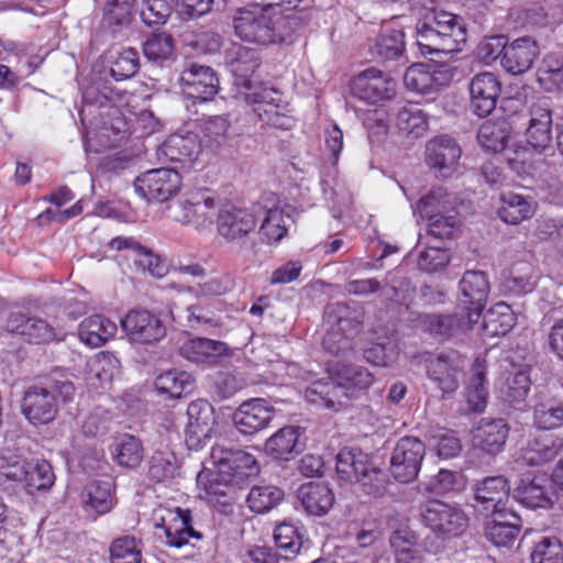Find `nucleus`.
Returning <instances> with one entry per match:
<instances>
[{"instance_id": "28", "label": "nucleus", "mask_w": 563, "mask_h": 563, "mask_svg": "<svg viewBox=\"0 0 563 563\" xmlns=\"http://www.w3.org/2000/svg\"><path fill=\"white\" fill-rule=\"evenodd\" d=\"M473 490L475 500L485 511H492L509 503L510 484L503 475L489 476L477 482Z\"/></svg>"}, {"instance_id": "39", "label": "nucleus", "mask_w": 563, "mask_h": 563, "mask_svg": "<svg viewBox=\"0 0 563 563\" xmlns=\"http://www.w3.org/2000/svg\"><path fill=\"white\" fill-rule=\"evenodd\" d=\"M305 0H261L255 5H258L262 10H271L279 21L288 24L296 31L300 30L307 24L310 16L309 13L300 8V4Z\"/></svg>"}, {"instance_id": "58", "label": "nucleus", "mask_w": 563, "mask_h": 563, "mask_svg": "<svg viewBox=\"0 0 563 563\" xmlns=\"http://www.w3.org/2000/svg\"><path fill=\"white\" fill-rule=\"evenodd\" d=\"M274 540L279 555L286 560L295 558L302 547L301 534L298 528L287 521L279 523L275 528Z\"/></svg>"}, {"instance_id": "3", "label": "nucleus", "mask_w": 563, "mask_h": 563, "mask_svg": "<svg viewBox=\"0 0 563 563\" xmlns=\"http://www.w3.org/2000/svg\"><path fill=\"white\" fill-rule=\"evenodd\" d=\"M211 459L217 471L210 474L201 472L197 477L198 484L203 485L208 494L227 495L224 487L240 486L258 473L255 457L242 450L213 446Z\"/></svg>"}, {"instance_id": "16", "label": "nucleus", "mask_w": 563, "mask_h": 563, "mask_svg": "<svg viewBox=\"0 0 563 563\" xmlns=\"http://www.w3.org/2000/svg\"><path fill=\"white\" fill-rule=\"evenodd\" d=\"M255 227L256 219L247 209L231 206L218 213V232L228 243L242 244Z\"/></svg>"}, {"instance_id": "6", "label": "nucleus", "mask_w": 563, "mask_h": 563, "mask_svg": "<svg viewBox=\"0 0 563 563\" xmlns=\"http://www.w3.org/2000/svg\"><path fill=\"white\" fill-rule=\"evenodd\" d=\"M419 521L442 540L460 537L468 526V518L460 506L439 499L419 505Z\"/></svg>"}, {"instance_id": "53", "label": "nucleus", "mask_w": 563, "mask_h": 563, "mask_svg": "<svg viewBox=\"0 0 563 563\" xmlns=\"http://www.w3.org/2000/svg\"><path fill=\"white\" fill-rule=\"evenodd\" d=\"M531 389V378L527 369H519L508 376L503 389L504 400L511 407L521 409Z\"/></svg>"}, {"instance_id": "31", "label": "nucleus", "mask_w": 563, "mask_h": 563, "mask_svg": "<svg viewBox=\"0 0 563 563\" xmlns=\"http://www.w3.org/2000/svg\"><path fill=\"white\" fill-rule=\"evenodd\" d=\"M161 153L173 163L191 165L200 152L196 134H172L159 147Z\"/></svg>"}, {"instance_id": "60", "label": "nucleus", "mask_w": 563, "mask_h": 563, "mask_svg": "<svg viewBox=\"0 0 563 563\" xmlns=\"http://www.w3.org/2000/svg\"><path fill=\"white\" fill-rule=\"evenodd\" d=\"M533 424L540 430H552L563 426V401L549 399L533 408Z\"/></svg>"}, {"instance_id": "63", "label": "nucleus", "mask_w": 563, "mask_h": 563, "mask_svg": "<svg viewBox=\"0 0 563 563\" xmlns=\"http://www.w3.org/2000/svg\"><path fill=\"white\" fill-rule=\"evenodd\" d=\"M398 345L394 336H387L382 342H374L364 350L365 360L375 366H389L398 356Z\"/></svg>"}, {"instance_id": "5", "label": "nucleus", "mask_w": 563, "mask_h": 563, "mask_svg": "<svg viewBox=\"0 0 563 563\" xmlns=\"http://www.w3.org/2000/svg\"><path fill=\"white\" fill-rule=\"evenodd\" d=\"M338 477L350 484H358L364 494L382 496L386 490L387 475L372 457L360 449L343 448L336 455Z\"/></svg>"}, {"instance_id": "37", "label": "nucleus", "mask_w": 563, "mask_h": 563, "mask_svg": "<svg viewBox=\"0 0 563 563\" xmlns=\"http://www.w3.org/2000/svg\"><path fill=\"white\" fill-rule=\"evenodd\" d=\"M511 131V124L505 118L495 121L488 120L479 126L477 141L485 151L500 153L509 142Z\"/></svg>"}, {"instance_id": "54", "label": "nucleus", "mask_w": 563, "mask_h": 563, "mask_svg": "<svg viewBox=\"0 0 563 563\" xmlns=\"http://www.w3.org/2000/svg\"><path fill=\"white\" fill-rule=\"evenodd\" d=\"M202 142L209 147H220L228 137L231 122L227 115H210L198 120Z\"/></svg>"}, {"instance_id": "18", "label": "nucleus", "mask_w": 563, "mask_h": 563, "mask_svg": "<svg viewBox=\"0 0 563 563\" xmlns=\"http://www.w3.org/2000/svg\"><path fill=\"white\" fill-rule=\"evenodd\" d=\"M471 108L481 118L489 115L496 108L501 92V84L497 76L489 71L475 75L468 85Z\"/></svg>"}, {"instance_id": "34", "label": "nucleus", "mask_w": 563, "mask_h": 563, "mask_svg": "<svg viewBox=\"0 0 563 563\" xmlns=\"http://www.w3.org/2000/svg\"><path fill=\"white\" fill-rule=\"evenodd\" d=\"M474 320H468V316L461 314H426L422 319L423 328L427 332L440 340H446L459 331L470 329Z\"/></svg>"}, {"instance_id": "23", "label": "nucleus", "mask_w": 563, "mask_h": 563, "mask_svg": "<svg viewBox=\"0 0 563 563\" xmlns=\"http://www.w3.org/2000/svg\"><path fill=\"white\" fill-rule=\"evenodd\" d=\"M509 430L501 418H482L473 430V444L489 455H497L505 448Z\"/></svg>"}, {"instance_id": "59", "label": "nucleus", "mask_w": 563, "mask_h": 563, "mask_svg": "<svg viewBox=\"0 0 563 563\" xmlns=\"http://www.w3.org/2000/svg\"><path fill=\"white\" fill-rule=\"evenodd\" d=\"M284 499V492L277 486H254L246 498L250 509L257 514H265L277 507Z\"/></svg>"}, {"instance_id": "56", "label": "nucleus", "mask_w": 563, "mask_h": 563, "mask_svg": "<svg viewBox=\"0 0 563 563\" xmlns=\"http://www.w3.org/2000/svg\"><path fill=\"white\" fill-rule=\"evenodd\" d=\"M143 543L134 536L115 538L109 547L110 563H141Z\"/></svg>"}, {"instance_id": "12", "label": "nucleus", "mask_w": 563, "mask_h": 563, "mask_svg": "<svg viewBox=\"0 0 563 563\" xmlns=\"http://www.w3.org/2000/svg\"><path fill=\"white\" fill-rule=\"evenodd\" d=\"M129 340L140 344H153L166 336V325L158 316L146 309L130 310L121 320Z\"/></svg>"}, {"instance_id": "22", "label": "nucleus", "mask_w": 563, "mask_h": 563, "mask_svg": "<svg viewBox=\"0 0 563 563\" xmlns=\"http://www.w3.org/2000/svg\"><path fill=\"white\" fill-rule=\"evenodd\" d=\"M305 398L317 406L340 410L349 405L354 395L332 375L325 382L319 380L308 386L305 389Z\"/></svg>"}, {"instance_id": "44", "label": "nucleus", "mask_w": 563, "mask_h": 563, "mask_svg": "<svg viewBox=\"0 0 563 563\" xmlns=\"http://www.w3.org/2000/svg\"><path fill=\"white\" fill-rule=\"evenodd\" d=\"M404 84L407 89L422 95H430L440 89L439 74L432 73L426 64H413L407 68L404 75Z\"/></svg>"}, {"instance_id": "32", "label": "nucleus", "mask_w": 563, "mask_h": 563, "mask_svg": "<svg viewBox=\"0 0 563 563\" xmlns=\"http://www.w3.org/2000/svg\"><path fill=\"white\" fill-rule=\"evenodd\" d=\"M112 250L122 251L125 249L132 250L136 253L135 264L143 271L148 272L154 277H163L166 274V265L164 261L152 253L151 250L142 246L133 238L118 236L109 243Z\"/></svg>"}, {"instance_id": "29", "label": "nucleus", "mask_w": 563, "mask_h": 563, "mask_svg": "<svg viewBox=\"0 0 563 563\" xmlns=\"http://www.w3.org/2000/svg\"><path fill=\"white\" fill-rule=\"evenodd\" d=\"M297 498L305 511L311 516H324L334 504V494L323 483H306L297 490Z\"/></svg>"}, {"instance_id": "61", "label": "nucleus", "mask_w": 563, "mask_h": 563, "mask_svg": "<svg viewBox=\"0 0 563 563\" xmlns=\"http://www.w3.org/2000/svg\"><path fill=\"white\" fill-rule=\"evenodd\" d=\"M177 471V459L168 450H157L148 460V477L162 483L174 478Z\"/></svg>"}, {"instance_id": "62", "label": "nucleus", "mask_w": 563, "mask_h": 563, "mask_svg": "<svg viewBox=\"0 0 563 563\" xmlns=\"http://www.w3.org/2000/svg\"><path fill=\"white\" fill-rule=\"evenodd\" d=\"M112 483L110 481H93L86 486L85 503L97 514L103 515L110 511L113 506L111 495Z\"/></svg>"}, {"instance_id": "27", "label": "nucleus", "mask_w": 563, "mask_h": 563, "mask_svg": "<svg viewBox=\"0 0 563 563\" xmlns=\"http://www.w3.org/2000/svg\"><path fill=\"white\" fill-rule=\"evenodd\" d=\"M539 53V45L534 40L529 36L519 37L508 43L500 63L509 74L520 75L531 68Z\"/></svg>"}, {"instance_id": "11", "label": "nucleus", "mask_w": 563, "mask_h": 563, "mask_svg": "<svg viewBox=\"0 0 563 563\" xmlns=\"http://www.w3.org/2000/svg\"><path fill=\"white\" fill-rule=\"evenodd\" d=\"M350 90L360 100L375 104L394 98L396 81L382 70L371 67L351 80Z\"/></svg>"}, {"instance_id": "26", "label": "nucleus", "mask_w": 563, "mask_h": 563, "mask_svg": "<svg viewBox=\"0 0 563 563\" xmlns=\"http://www.w3.org/2000/svg\"><path fill=\"white\" fill-rule=\"evenodd\" d=\"M405 31L397 20H391L382 25L374 44L371 46V54L378 62L396 60L405 52Z\"/></svg>"}, {"instance_id": "4", "label": "nucleus", "mask_w": 563, "mask_h": 563, "mask_svg": "<svg viewBox=\"0 0 563 563\" xmlns=\"http://www.w3.org/2000/svg\"><path fill=\"white\" fill-rule=\"evenodd\" d=\"M70 380H47L30 386L21 401V412L33 426L48 424L55 420L59 404L70 402L75 395Z\"/></svg>"}, {"instance_id": "41", "label": "nucleus", "mask_w": 563, "mask_h": 563, "mask_svg": "<svg viewBox=\"0 0 563 563\" xmlns=\"http://www.w3.org/2000/svg\"><path fill=\"white\" fill-rule=\"evenodd\" d=\"M225 344L206 338H194L185 341L179 354L194 363H212L225 352Z\"/></svg>"}, {"instance_id": "64", "label": "nucleus", "mask_w": 563, "mask_h": 563, "mask_svg": "<svg viewBox=\"0 0 563 563\" xmlns=\"http://www.w3.org/2000/svg\"><path fill=\"white\" fill-rule=\"evenodd\" d=\"M532 563H563V547L558 538L544 537L531 552Z\"/></svg>"}, {"instance_id": "10", "label": "nucleus", "mask_w": 563, "mask_h": 563, "mask_svg": "<svg viewBox=\"0 0 563 563\" xmlns=\"http://www.w3.org/2000/svg\"><path fill=\"white\" fill-rule=\"evenodd\" d=\"M155 528L163 530L165 543L174 548H181L190 540L200 541L203 538V534L194 526L191 510L180 507L166 509L155 523Z\"/></svg>"}, {"instance_id": "47", "label": "nucleus", "mask_w": 563, "mask_h": 563, "mask_svg": "<svg viewBox=\"0 0 563 563\" xmlns=\"http://www.w3.org/2000/svg\"><path fill=\"white\" fill-rule=\"evenodd\" d=\"M194 386V377L184 371L170 369L158 375L155 379L156 389L170 398H180L183 395L191 393Z\"/></svg>"}, {"instance_id": "13", "label": "nucleus", "mask_w": 563, "mask_h": 563, "mask_svg": "<svg viewBox=\"0 0 563 563\" xmlns=\"http://www.w3.org/2000/svg\"><path fill=\"white\" fill-rule=\"evenodd\" d=\"M181 92L188 98L209 101L219 91V78L216 71L206 65L189 63L179 76Z\"/></svg>"}, {"instance_id": "52", "label": "nucleus", "mask_w": 563, "mask_h": 563, "mask_svg": "<svg viewBox=\"0 0 563 563\" xmlns=\"http://www.w3.org/2000/svg\"><path fill=\"white\" fill-rule=\"evenodd\" d=\"M25 477L21 482L27 494L34 495L36 492L46 490L54 484L55 475L51 464L45 460L30 461L25 468Z\"/></svg>"}, {"instance_id": "14", "label": "nucleus", "mask_w": 563, "mask_h": 563, "mask_svg": "<svg viewBox=\"0 0 563 563\" xmlns=\"http://www.w3.org/2000/svg\"><path fill=\"white\" fill-rule=\"evenodd\" d=\"M526 141L536 151L543 152L553 143V109L548 98L539 99L529 108Z\"/></svg>"}, {"instance_id": "38", "label": "nucleus", "mask_w": 563, "mask_h": 563, "mask_svg": "<svg viewBox=\"0 0 563 563\" xmlns=\"http://www.w3.org/2000/svg\"><path fill=\"white\" fill-rule=\"evenodd\" d=\"M500 207L498 216L505 223L519 224L534 214L533 201L514 191L500 194Z\"/></svg>"}, {"instance_id": "51", "label": "nucleus", "mask_w": 563, "mask_h": 563, "mask_svg": "<svg viewBox=\"0 0 563 563\" xmlns=\"http://www.w3.org/2000/svg\"><path fill=\"white\" fill-rule=\"evenodd\" d=\"M389 543L396 563H422L415 533L408 530H396L391 533Z\"/></svg>"}, {"instance_id": "7", "label": "nucleus", "mask_w": 563, "mask_h": 563, "mask_svg": "<svg viewBox=\"0 0 563 563\" xmlns=\"http://www.w3.org/2000/svg\"><path fill=\"white\" fill-rule=\"evenodd\" d=\"M426 456L424 443L416 437L400 438L391 453L390 471L396 481L410 483L417 478Z\"/></svg>"}, {"instance_id": "19", "label": "nucleus", "mask_w": 563, "mask_h": 563, "mask_svg": "<svg viewBox=\"0 0 563 563\" xmlns=\"http://www.w3.org/2000/svg\"><path fill=\"white\" fill-rule=\"evenodd\" d=\"M428 376L438 384L443 394L454 393L460 386L461 360L456 355H422Z\"/></svg>"}, {"instance_id": "50", "label": "nucleus", "mask_w": 563, "mask_h": 563, "mask_svg": "<svg viewBox=\"0 0 563 563\" xmlns=\"http://www.w3.org/2000/svg\"><path fill=\"white\" fill-rule=\"evenodd\" d=\"M457 201L455 194L438 187L419 200L417 209L421 217L431 216V213L446 214L454 211Z\"/></svg>"}, {"instance_id": "17", "label": "nucleus", "mask_w": 563, "mask_h": 563, "mask_svg": "<svg viewBox=\"0 0 563 563\" xmlns=\"http://www.w3.org/2000/svg\"><path fill=\"white\" fill-rule=\"evenodd\" d=\"M274 415V407L265 399L253 398L242 402L234 411L233 422L241 433L253 435L267 428Z\"/></svg>"}, {"instance_id": "2", "label": "nucleus", "mask_w": 563, "mask_h": 563, "mask_svg": "<svg viewBox=\"0 0 563 563\" xmlns=\"http://www.w3.org/2000/svg\"><path fill=\"white\" fill-rule=\"evenodd\" d=\"M234 34L243 42L262 46L291 44L296 31L271 10L258 5L239 8L232 19Z\"/></svg>"}, {"instance_id": "46", "label": "nucleus", "mask_w": 563, "mask_h": 563, "mask_svg": "<svg viewBox=\"0 0 563 563\" xmlns=\"http://www.w3.org/2000/svg\"><path fill=\"white\" fill-rule=\"evenodd\" d=\"M382 283V295L386 300L408 305L413 298L416 288L400 271L388 272Z\"/></svg>"}, {"instance_id": "48", "label": "nucleus", "mask_w": 563, "mask_h": 563, "mask_svg": "<svg viewBox=\"0 0 563 563\" xmlns=\"http://www.w3.org/2000/svg\"><path fill=\"white\" fill-rule=\"evenodd\" d=\"M515 325V314L505 302H498L483 316V329L488 336L507 334Z\"/></svg>"}, {"instance_id": "20", "label": "nucleus", "mask_w": 563, "mask_h": 563, "mask_svg": "<svg viewBox=\"0 0 563 563\" xmlns=\"http://www.w3.org/2000/svg\"><path fill=\"white\" fill-rule=\"evenodd\" d=\"M7 329L19 334L30 343H49L59 339V332L46 320L29 317L21 312H12L7 319Z\"/></svg>"}, {"instance_id": "21", "label": "nucleus", "mask_w": 563, "mask_h": 563, "mask_svg": "<svg viewBox=\"0 0 563 563\" xmlns=\"http://www.w3.org/2000/svg\"><path fill=\"white\" fill-rule=\"evenodd\" d=\"M514 498L527 508H548L553 505L552 483L545 474L525 476L514 490Z\"/></svg>"}, {"instance_id": "9", "label": "nucleus", "mask_w": 563, "mask_h": 563, "mask_svg": "<svg viewBox=\"0 0 563 563\" xmlns=\"http://www.w3.org/2000/svg\"><path fill=\"white\" fill-rule=\"evenodd\" d=\"M459 306L468 320L478 321L490 291L487 275L483 271H466L459 283Z\"/></svg>"}, {"instance_id": "45", "label": "nucleus", "mask_w": 563, "mask_h": 563, "mask_svg": "<svg viewBox=\"0 0 563 563\" xmlns=\"http://www.w3.org/2000/svg\"><path fill=\"white\" fill-rule=\"evenodd\" d=\"M115 463L124 468H137L144 459V446L142 441L131 434L121 435L113 451Z\"/></svg>"}, {"instance_id": "24", "label": "nucleus", "mask_w": 563, "mask_h": 563, "mask_svg": "<svg viewBox=\"0 0 563 563\" xmlns=\"http://www.w3.org/2000/svg\"><path fill=\"white\" fill-rule=\"evenodd\" d=\"M462 151L454 139L448 135L430 140L426 146V162L446 177L451 175L461 157Z\"/></svg>"}, {"instance_id": "25", "label": "nucleus", "mask_w": 563, "mask_h": 563, "mask_svg": "<svg viewBox=\"0 0 563 563\" xmlns=\"http://www.w3.org/2000/svg\"><path fill=\"white\" fill-rule=\"evenodd\" d=\"M323 318L329 327L355 338L363 325L364 309L356 302H332L327 305Z\"/></svg>"}, {"instance_id": "43", "label": "nucleus", "mask_w": 563, "mask_h": 563, "mask_svg": "<svg viewBox=\"0 0 563 563\" xmlns=\"http://www.w3.org/2000/svg\"><path fill=\"white\" fill-rule=\"evenodd\" d=\"M488 389L484 363L476 360L466 387V401L470 410L483 412L487 406Z\"/></svg>"}, {"instance_id": "30", "label": "nucleus", "mask_w": 563, "mask_h": 563, "mask_svg": "<svg viewBox=\"0 0 563 563\" xmlns=\"http://www.w3.org/2000/svg\"><path fill=\"white\" fill-rule=\"evenodd\" d=\"M302 431L299 427L286 426L269 437L264 445L265 452L278 460H290L303 450L300 442Z\"/></svg>"}, {"instance_id": "1", "label": "nucleus", "mask_w": 563, "mask_h": 563, "mask_svg": "<svg viewBox=\"0 0 563 563\" xmlns=\"http://www.w3.org/2000/svg\"><path fill=\"white\" fill-rule=\"evenodd\" d=\"M417 44L423 55L462 51L466 29L462 19L438 9L427 11L416 25Z\"/></svg>"}, {"instance_id": "57", "label": "nucleus", "mask_w": 563, "mask_h": 563, "mask_svg": "<svg viewBox=\"0 0 563 563\" xmlns=\"http://www.w3.org/2000/svg\"><path fill=\"white\" fill-rule=\"evenodd\" d=\"M261 62L255 51L249 48H240L236 57L231 63L232 73L236 78V85L242 86L245 90L254 85L255 81L251 77L260 67Z\"/></svg>"}, {"instance_id": "49", "label": "nucleus", "mask_w": 563, "mask_h": 563, "mask_svg": "<svg viewBox=\"0 0 563 563\" xmlns=\"http://www.w3.org/2000/svg\"><path fill=\"white\" fill-rule=\"evenodd\" d=\"M537 81L548 92L563 91V58L548 54L537 70Z\"/></svg>"}, {"instance_id": "42", "label": "nucleus", "mask_w": 563, "mask_h": 563, "mask_svg": "<svg viewBox=\"0 0 563 563\" xmlns=\"http://www.w3.org/2000/svg\"><path fill=\"white\" fill-rule=\"evenodd\" d=\"M142 51L148 62L164 66L175 58V41L166 32H154L143 42Z\"/></svg>"}, {"instance_id": "15", "label": "nucleus", "mask_w": 563, "mask_h": 563, "mask_svg": "<svg viewBox=\"0 0 563 563\" xmlns=\"http://www.w3.org/2000/svg\"><path fill=\"white\" fill-rule=\"evenodd\" d=\"M187 416L186 444L189 449L200 450L211 439L216 423L213 407L207 400H194L187 408Z\"/></svg>"}, {"instance_id": "35", "label": "nucleus", "mask_w": 563, "mask_h": 563, "mask_svg": "<svg viewBox=\"0 0 563 563\" xmlns=\"http://www.w3.org/2000/svg\"><path fill=\"white\" fill-rule=\"evenodd\" d=\"M329 372L355 396L357 390H366L374 382V375L365 367L338 361L330 365Z\"/></svg>"}, {"instance_id": "33", "label": "nucleus", "mask_w": 563, "mask_h": 563, "mask_svg": "<svg viewBox=\"0 0 563 563\" xmlns=\"http://www.w3.org/2000/svg\"><path fill=\"white\" fill-rule=\"evenodd\" d=\"M217 207L218 201L209 189L196 192L184 203L185 221L196 228H203L212 222Z\"/></svg>"}, {"instance_id": "36", "label": "nucleus", "mask_w": 563, "mask_h": 563, "mask_svg": "<svg viewBox=\"0 0 563 563\" xmlns=\"http://www.w3.org/2000/svg\"><path fill=\"white\" fill-rule=\"evenodd\" d=\"M562 450L563 438L544 434L529 441L522 459L527 465H542L552 461Z\"/></svg>"}, {"instance_id": "55", "label": "nucleus", "mask_w": 563, "mask_h": 563, "mask_svg": "<svg viewBox=\"0 0 563 563\" xmlns=\"http://www.w3.org/2000/svg\"><path fill=\"white\" fill-rule=\"evenodd\" d=\"M244 99L247 103L256 106L254 111L260 115V111L276 109L283 107L286 102L283 99V93L274 88L266 87L262 82L251 85L244 91Z\"/></svg>"}, {"instance_id": "40", "label": "nucleus", "mask_w": 563, "mask_h": 563, "mask_svg": "<svg viewBox=\"0 0 563 563\" xmlns=\"http://www.w3.org/2000/svg\"><path fill=\"white\" fill-rule=\"evenodd\" d=\"M117 324L101 314H93L81 321L78 335L82 342L99 347L117 333Z\"/></svg>"}, {"instance_id": "8", "label": "nucleus", "mask_w": 563, "mask_h": 563, "mask_svg": "<svg viewBox=\"0 0 563 563\" xmlns=\"http://www.w3.org/2000/svg\"><path fill=\"white\" fill-rule=\"evenodd\" d=\"M181 177L175 167L156 168L141 174L134 180L135 191L147 201L164 202L177 194Z\"/></svg>"}]
</instances>
